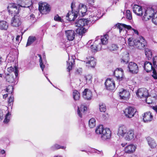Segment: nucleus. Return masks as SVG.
<instances>
[{"label": "nucleus", "instance_id": "obj_1", "mask_svg": "<svg viewBox=\"0 0 157 157\" xmlns=\"http://www.w3.org/2000/svg\"><path fill=\"white\" fill-rule=\"evenodd\" d=\"M108 38L109 36L107 35L96 37L94 44L91 46L92 50L95 52L101 49H104L102 47V46L106 45L107 44Z\"/></svg>", "mask_w": 157, "mask_h": 157}, {"label": "nucleus", "instance_id": "obj_2", "mask_svg": "<svg viewBox=\"0 0 157 157\" xmlns=\"http://www.w3.org/2000/svg\"><path fill=\"white\" fill-rule=\"evenodd\" d=\"M95 132L98 134L101 135V138L103 140L109 139L111 136V132L109 129L108 128H104L102 125L97 127Z\"/></svg>", "mask_w": 157, "mask_h": 157}, {"label": "nucleus", "instance_id": "obj_3", "mask_svg": "<svg viewBox=\"0 0 157 157\" xmlns=\"http://www.w3.org/2000/svg\"><path fill=\"white\" fill-rule=\"evenodd\" d=\"M88 23V21L84 19H81L77 21L75 23V26L78 27L76 29V33L80 35H82L84 33L85 28L83 27L87 25Z\"/></svg>", "mask_w": 157, "mask_h": 157}, {"label": "nucleus", "instance_id": "obj_4", "mask_svg": "<svg viewBox=\"0 0 157 157\" xmlns=\"http://www.w3.org/2000/svg\"><path fill=\"white\" fill-rule=\"evenodd\" d=\"M155 13L154 10L151 8H147V10H144V13L142 19L144 21H147L151 18H152Z\"/></svg>", "mask_w": 157, "mask_h": 157}, {"label": "nucleus", "instance_id": "obj_5", "mask_svg": "<svg viewBox=\"0 0 157 157\" xmlns=\"http://www.w3.org/2000/svg\"><path fill=\"white\" fill-rule=\"evenodd\" d=\"M8 10L10 14L12 16H16L19 13V9L17 7V5L14 3L9 4L8 6Z\"/></svg>", "mask_w": 157, "mask_h": 157}, {"label": "nucleus", "instance_id": "obj_6", "mask_svg": "<svg viewBox=\"0 0 157 157\" xmlns=\"http://www.w3.org/2000/svg\"><path fill=\"white\" fill-rule=\"evenodd\" d=\"M89 15L90 21L91 22L94 23L95 21L98 20L100 17V15L101 12L99 10L95 11L92 12H88ZM87 14H88L87 13Z\"/></svg>", "mask_w": 157, "mask_h": 157}, {"label": "nucleus", "instance_id": "obj_7", "mask_svg": "<svg viewBox=\"0 0 157 157\" xmlns=\"http://www.w3.org/2000/svg\"><path fill=\"white\" fill-rule=\"evenodd\" d=\"M116 27L119 30V32L121 33V31H124V28L128 30L132 29L134 32L135 34L138 35L139 34L138 31L134 29H132L131 26L129 25H127L121 23H118L116 25Z\"/></svg>", "mask_w": 157, "mask_h": 157}, {"label": "nucleus", "instance_id": "obj_8", "mask_svg": "<svg viewBox=\"0 0 157 157\" xmlns=\"http://www.w3.org/2000/svg\"><path fill=\"white\" fill-rule=\"evenodd\" d=\"M136 109L131 107H128L124 110L125 116L128 118H131L134 117L136 112Z\"/></svg>", "mask_w": 157, "mask_h": 157}, {"label": "nucleus", "instance_id": "obj_9", "mask_svg": "<svg viewBox=\"0 0 157 157\" xmlns=\"http://www.w3.org/2000/svg\"><path fill=\"white\" fill-rule=\"evenodd\" d=\"M39 10L42 14H47L50 11L49 5L45 3L40 4L39 6Z\"/></svg>", "mask_w": 157, "mask_h": 157}, {"label": "nucleus", "instance_id": "obj_10", "mask_svg": "<svg viewBox=\"0 0 157 157\" xmlns=\"http://www.w3.org/2000/svg\"><path fill=\"white\" fill-rule=\"evenodd\" d=\"M146 44V42L144 38L140 36L138 39H137L136 47L138 49H141L144 48Z\"/></svg>", "mask_w": 157, "mask_h": 157}, {"label": "nucleus", "instance_id": "obj_11", "mask_svg": "<svg viewBox=\"0 0 157 157\" xmlns=\"http://www.w3.org/2000/svg\"><path fill=\"white\" fill-rule=\"evenodd\" d=\"M128 68L129 71L132 74H137L139 71L138 67L137 65L133 62H130L128 63Z\"/></svg>", "mask_w": 157, "mask_h": 157}, {"label": "nucleus", "instance_id": "obj_12", "mask_svg": "<svg viewBox=\"0 0 157 157\" xmlns=\"http://www.w3.org/2000/svg\"><path fill=\"white\" fill-rule=\"evenodd\" d=\"M137 96L140 98H146L148 96V90L145 88L139 89L136 93Z\"/></svg>", "mask_w": 157, "mask_h": 157}, {"label": "nucleus", "instance_id": "obj_13", "mask_svg": "<svg viewBox=\"0 0 157 157\" xmlns=\"http://www.w3.org/2000/svg\"><path fill=\"white\" fill-rule=\"evenodd\" d=\"M86 66L88 67H94L96 64V59L93 57H87L85 59Z\"/></svg>", "mask_w": 157, "mask_h": 157}, {"label": "nucleus", "instance_id": "obj_14", "mask_svg": "<svg viewBox=\"0 0 157 157\" xmlns=\"http://www.w3.org/2000/svg\"><path fill=\"white\" fill-rule=\"evenodd\" d=\"M18 5L23 7H29L32 5L31 0H17Z\"/></svg>", "mask_w": 157, "mask_h": 157}, {"label": "nucleus", "instance_id": "obj_15", "mask_svg": "<svg viewBox=\"0 0 157 157\" xmlns=\"http://www.w3.org/2000/svg\"><path fill=\"white\" fill-rule=\"evenodd\" d=\"M105 85L106 89L109 90H113L115 88L114 81L112 79H107L105 82Z\"/></svg>", "mask_w": 157, "mask_h": 157}, {"label": "nucleus", "instance_id": "obj_16", "mask_svg": "<svg viewBox=\"0 0 157 157\" xmlns=\"http://www.w3.org/2000/svg\"><path fill=\"white\" fill-rule=\"evenodd\" d=\"M113 75L119 81L122 80L123 74V71L121 68H117L115 70L113 73Z\"/></svg>", "mask_w": 157, "mask_h": 157}, {"label": "nucleus", "instance_id": "obj_17", "mask_svg": "<svg viewBox=\"0 0 157 157\" xmlns=\"http://www.w3.org/2000/svg\"><path fill=\"white\" fill-rule=\"evenodd\" d=\"M20 18L17 16H15L11 20V25L15 27L19 26L21 24Z\"/></svg>", "mask_w": 157, "mask_h": 157}, {"label": "nucleus", "instance_id": "obj_18", "mask_svg": "<svg viewBox=\"0 0 157 157\" xmlns=\"http://www.w3.org/2000/svg\"><path fill=\"white\" fill-rule=\"evenodd\" d=\"M127 128L124 125H121L119 126L117 135L119 137H123L127 132Z\"/></svg>", "mask_w": 157, "mask_h": 157}, {"label": "nucleus", "instance_id": "obj_19", "mask_svg": "<svg viewBox=\"0 0 157 157\" xmlns=\"http://www.w3.org/2000/svg\"><path fill=\"white\" fill-rule=\"evenodd\" d=\"M82 96L85 99L90 100L92 97V92L90 90L86 89L83 92Z\"/></svg>", "mask_w": 157, "mask_h": 157}, {"label": "nucleus", "instance_id": "obj_20", "mask_svg": "<svg viewBox=\"0 0 157 157\" xmlns=\"http://www.w3.org/2000/svg\"><path fill=\"white\" fill-rule=\"evenodd\" d=\"M78 16L77 13L74 11H69L66 16V19L70 21H73Z\"/></svg>", "mask_w": 157, "mask_h": 157}, {"label": "nucleus", "instance_id": "obj_21", "mask_svg": "<svg viewBox=\"0 0 157 157\" xmlns=\"http://www.w3.org/2000/svg\"><path fill=\"white\" fill-rule=\"evenodd\" d=\"M119 96L121 99L127 100L128 99L130 95L129 92L126 90L122 89L119 92Z\"/></svg>", "mask_w": 157, "mask_h": 157}, {"label": "nucleus", "instance_id": "obj_22", "mask_svg": "<svg viewBox=\"0 0 157 157\" xmlns=\"http://www.w3.org/2000/svg\"><path fill=\"white\" fill-rule=\"evenodd\" d=\"M65 34L68 40L72 41L75 38V33L74 31L68 30L65 31Z\"/></svg>", "mask_w": 157, "mask_h": 157}, {"label": "nucleus", "instance_id": "obj_23", "mask_svg": "<svg viewBox=\"0 0 157 157\" xmlns=\"http://www.w3.org/2000/svg\"><path fill=\"white\" fill-rule=\"evenodd\" d=\"M135 137V135L133 130H131L127 131L124 136V138L126 140L129 141L133 139Z\"/></svg>", "mask_w": 157, "mask_h": 157}, {"label": "nucleus", "instance_id": "obj_24", "mask_svg": "<svg viewBox=\"0 0 157 157\" xmlns=\"http://www.w3.org/2000/svg\"><path fill=\"white\" fill-rule=\"evenodd\" d=\"M144 68L147 72H149L155 69L152 63L149 61H146L144 63Z\"/></svg>", "mask_w": 157, "mask_h": 157}, {"label": "nucleus", "instance_id": "obj_25", "mask_svg": "<svg viewBox=\"0 0 157 157\" xmlns=\"http://www.w3.org/2000/svg\"><path fill=\"white\" fill-rule=\"evenodd\" d=\"M133 11L134 13L138 16H142L143 15L142 7L137 5H134L133 7Z\"/></svg>", "mask_w": 157, "mask_h": 157}, {"label": "nucleus", "instance_id": "obj_26", "mask_svg": "<svg viewBox=\"0 0 157 157\" xmlns=\"http://www.w3.org/2000/svg\"><path fill=\"white\" fill-rule=\"evenodd\" d=\"M78 11L80 13L82 16H83L86 15L87 9L86 5L82 3H80L78 6Z\"/></svg>", "mask_w": 157, "mask_h": 157}, {"label": "nucleus", "instance_id": "obj_27", "mask_svg": "<svg viewBox=\"0 0 157 157\" xmlns=\"http://www.w3.org/2000/svg\"><path fill=\"white\" fill-rule=\"evenodd\" d=\"M74 56H71V57L69 56L68 61H67V69L69 71L72 69L73 66L74 64L75 59Z\"/></svg>", "mask_w": 157, "mask_h": 157}, {"label": "nucleus", "instance_id": "obj_28", "mask_svg": "<svg viewBox=\"0 0 157 157\" xmlns=\"http://www.w3.org/2000/svg\"><path fill=\"white\" fill-rule=\"evenodd\" d=\"M143 119L144 122L145 123L151 121L152 119V116L151 113L150 112L145 113Z\"/></svg>", "mask_w": 157, "mask_h": 157}, {"label": "nucleus", "instance_id": "obj_29", "mask_svg": "<svg viewBox=\"0 0 157 157\" xmlns=\"http://www.w3.org/2000/svg\"><path fill=\"white\" fill-rule=\"evenodd\" d=\"M87 110V108L83 105L80 107H78L77 113L78 116L82 117L83 115L84 114L85 112Z\"/></svg>", "mask_w": 157, "mask_h": 157}, {"label": "nucleus", "instance_id": "obj_30", "mask_svg": "<svg viewBox=\"0 0 157 157\" xmlns=\"http://www.w3.org/2000/svg\"><path fill=\"white\" fill-rule=\"evenodd\" d=\"M148 144L151 148H154L157 146V144L155 140L150 137L147 138Z\"/></svg>", "mask_w": 157, "mask_h": 157}, {"label": "nucleus", "instance_id": "obj_31", "mask_svg": "<svg viewBox=\"0 0 157 157\" xmlns=\"http://www.w3.org/2000/svg\"><path fill=\"white\" fill-rule=\"evenodd\" d=\"M136 148V147L133 144H130L126 147L124 148L125 152L128 153L133 152Z\"/></svg>", "mask_w": 157, "mask_h": 157}, {"label": "nucleus", "instance_id": "obj_32", "mask_svg": "<svg viewBox=\"0 0 157 157\" xmlns=\"http://www.w3.org/2000/svg\"><path fill=\"white\" fill-rule=\"evenodd\" d=\"M8 27V24L6 21H0V29L1 30H6Z\"/></svg>", "mask_w": 157, "mask_h": 157}, {"label": "nucleus", "instance_id": "obj_33", "mask_svg": "<svg viewBox=\"0 0 157 157\" xmlns=\"http://www.w3.org/2000/svg\"><path fill=\"white\" fill-rule=\"evenodd\" d=\"M7 71L10 73L13 72L15 75V77H17L18 75V71L17 67L16 66H15L14 67H10L8 68Z\"/></svg>", "mask_w": 157, "mask_h": 157}, {"label": "nucleus", "instance_id": "obj_34", "mask_svg": "<svg viewBox=\"0 0 157 157\" xmlns=\"http://www.w3.org/2000/svg\"><path fill=\"white\" fill-rule=\"evenodd\" d=\"M17 77H16L15 79H14L12 75H7L6 77V81L10 83H15L17 79Z\"/></svg>", "mask_w": 157, "mask_h": 157}, {"label": "nucleus", "instance_id": "obj_35", "mask_svg": "<svg viewBox=\"0 0 157 157\" xmlns=\"http://www.w3.org/2000/svg\"><path fill=\"white\" fill-rule=\"evenodd\" d=\"M145 53L147 59L150 60L152 57L151 51L149 49L146 48L145 50Z\"/></svg>", "mask_w": 157, "mask_h": 157}, {"label": "nucleus", "instance_id": "obj_36", "mask_svg": "<svg viewBox=\"0 0 157 157\" xmlns=\"http://www.w3.org/2000/svg\"><path fill=\"white\" fill-rule=\"evenodd\" d=\"M36 40V38L35 36H29L28 38L26 46H28L30 45L34 41H35Z\"/></svg>", "mask_w": 157, "mask_h": 157}, {"label": "nucleus", "instance_id": "obj_37", "mask_svg": "<svg viewBox=\"0 0 157 157\" xmlns=\"http://www.w3.org/2000/svg\"><path fill=\"white\" fill-rule=\"evenodd\" d=\"M66 147L65 146H61L57 144H56L52 146L50 148L51 150L54 151L59 149H64Z\"/></svg>", "mask_w": 157, "mask_h": 157}, {"label": "nucleus", "instance_id": "obj_38", "mask_svg": "<svg viewBox=\"0 0 157 157\" xmlns=\"http://www.w3.org/2000/svg\"><path fill=\"white\" fill-rule=\"evenodd\" d=\"M73 96L75 100H78L80 98V94L79 93L77 90H74L73 92Z\"/></svg>", "mask_w": 157, "mask_h": 157}, {"label": "nucleus", "instance_id": "obj_39", "mask_svg": "<svg viewBox=\"0 0 157 157\" xmlns=\"http://www.w3.org/2000/svg\"><path fill=\"white\" fill-rule=\"evenodd\" d=\"M129 60V54L128 53H126L125 55L121 59V62L124 63H127L128 62Z\"/></svg>", "mask_w": 157, "mask_h": 157}, {"label": "nucleus", "instance_id": "obj_40", "mask_svg": "<svg viewBox=\"0 0 157 157\" xmlns=\"http://www.w3.org/2000/svg\"><path fill=\"white\" fill-rule=\"evenodd\" d=\"M89 125L90 128L94 127L96 125L95 119L93 118L90 119L89 121Z\"/></svg>", "mask_w": 157, "mask_h": 157}, {"label": "nucleus", "instance_id": "obj_41", "mask_svg": "<svg viewBox=\"0 0 157 157\" xmlns=\"http://www.w3.org/2000/svg\"><path fill=\"white\" fill-rule=\"evenodd\" d=\"M128 44L129 46L136 47V44L137 41V39L133 40V38H130L128 39Z\"/></svg>", "mask_w": 157, "mask_h": 157}, {"label": "nucleus", "instance_id": "obj_42", "mask_svg": "<svg viewBox=\"0 0 157 157\" xmlns=\"http://www.w3.org/2000/svg\"><path fill=\"white\" fill-rule=\"evenodd\" d=\"M85 80L86 81V83L90 84L91 83L92 76L90 75L85 76L84 77Z\"/></svg>", "mask_w": 157, "mask_h": 157}, {"label": "nucleus", "instance_id": "obj_43", "mask_svg": "<svg viewBox=\"0 0 157 157\" xmlns=\"http://www.w3.org/2000/svg\"><path fill=\"white\" fill-rule=\"evenodd\" d=\"M100 111L101 112H105L106 110V107L105 105L103 103H100L99 104Z\"/></svg>", "mask_w": 157, "mask_h": 157}, {"label": "nucleus", "instance_id": "obj_44", "mask_svg": "<svg viewBox=\"0 0 157 157\" xmlns=\"http://www.w3.org/2000/svg\"><path fill=\"white\" fill-rule=\"evenodd\" d=\"M118 47L117 45L114 44H111L109 47V49L111 51H116L117 50Z\"/></svg>", "mask_w": 157, "mask_h": 157}, {"label": "nucleus", "instance_id": "obj_45", "mask_svg": "<svg viewBox=\"0 0 157 157\" xmlns=\"http://www.w3.org/2000/svg\"><path fill=\"white\" fill-rule=\"evenodd\" d=\"M54 20L55 21L58 22H63V20L58 14H56L55 16L54 17Z\"/></svg>", "mask_w": 157, "mask_h": 157}, {"label": "nucleus", "instance_id": "obj_46", "mask_svg": "<svg viewBox=\"0 0 157 157\" xmlns=\"http://www.w3.org/2000/svg\"><path fill=\"white\" fill-rule=\"evenodd\" d=\"M13 87L12 86H8L6 88V91L9 94H12L13 91Z\"/></svg>", "mask_w": 157, "mask_h": 157}, {"label": "nucleus", "instance_id": "obj_47", "mask_svg": "<svg viewBox=\"0 0 157 157\" xmlns=\"http://www.w3.org/2000/svg\"><path fill=\"white\" fill-rule=\"evenodd\" d=\"M152 22L155 25H157V13L155 12L152 18Z\"/></svg>", "mask_w": 157, "mask_h": 157}, {"label": "nucleus", "instance_id": "obj_48", "mask_svg": "<svg viewBox=\"0 0 157 157\" xmlns=\"http://www.w3.org/2000/svg\"><path fill=\"white\" fill-rule=\"evenodd\" d=\"M39 56L40 57V67L41 68L42 71H43L44 69V65L43 64V63H42V59L41 56H40V55H39Z\"/></svg>", "mask_w": 157, "mask_h": 157}, {"label": "nucleus", "instance_id": "obj_49", "mask_svg": "<svg viewBox=\"0 0 157 157\" xmlns=\"http://www.w3.org/2000/svg\"><path fill=\"white\" fill-rule=\"evenodd\" d=\"M13 95H11L10 97L8 99V102L9 104L10 105H12L13 104Z\"/></svg>", "mask_w": 157, "mask_h": 157}, {"label": "nucleus", "instance_id": "obj_50", "mask_svg": "<svg viewBox=\"0 0 157 157\" xmlns=\"http://www.w3.org/2000/svg\"><path fill=\"white\" fill-rule=\"evenodd\" d=\"M126 18L129 20L131 19L132 18V16L130 11L129 10H128L126 11Z\"/></svg>", "mask_w": 157, "mask_h": 157}, {"label": "nucleus", "instance_id": "obj_51", "mask_svg": "<svg viewBox=\"0 0 157 157\" xmlns=\"http://www.w3.org/2000/svg\"><path fill=\"white\" fill-rule=\"evenodd\" d=\"M153 65L155 68H157V56H155L153 59Z\"/></svg>", "mask_w": 157, "mask_h": 157}, {"label": "nucleus", "instance_id": "obj_52", "mask_svg": "<svg viewBox=\"0 0 157 157\" xmlns=\"http://www.w3.org/2000/svg\"><path fill=\"white\" fill-rule=\"evenodd\" d=\"M10 115V114L9 113H7L5 117V119L4 121V122L5 123H7L9 121V116Z\"/></svg>", "mask_w": 157, "mask_h": 157}, {"label": "nucleus", "instance_id": "obj_53", "mask_svg": "<svg viewBox=\"0 0 157 157\" xmlns=\"http://www.w3.org/2000/svg\"><path fill=\"white\" fill-rule=\"evenodd\" d=\"M153 74L152 75L153 77L155 79H157V74L155 69H153Z\"/></svg>", "mask_w": 157, "mask_h": 157}, {"label": "nucleus", "instance_id": "obj_54", "mask_svg": "<svg viewBox=\"0 0 157 157\" xmlns=\"http://www.w3.org/2000/svg\"><path fill=\"white\" fill-rule=\"evenodd\" d=\"M150 97H149L148 96H147V98H145L146 102L148 104H150L152 102V100H149V99H150Z\"/></svg>", "mask_w": 157, "mask_h": 157}, {"label": "nucleus", "instance_id": "obj_55", "mask_svg": "<svg viewBox=\"0 0 157 157\" xmlns=\"http://www.w3.org/2000/svg\"><path fill=\"white\" fill-rule=\"evenodd\" d=\"M30 20L32 21L35 20V16L33 14H31L29 16Z\"/></svg>", "mask_w": 157, "mask_h": 157}, {"label": "nucleus", "instance_id": "obj_56", "mask_svg": "<svg viewBox=\"0 0 157 157\" xmlns=\"http://www.w3.org/2000/svg\"><path fill=\"white\" fill-rule=\"evenodd\" d=\"M3 118L2 112V110L0 109V121H1Z\"/></svg>", "mask_w": 157, "mask_h": 157}, {"label": "nucleus", "instance_id": "obj_57", "mask_svg": "<svg viewBox=\"0 0 157 157\" xmlns=\"http://www.w3.org/2000/svg\"><path fill=\"white\" fill-rule=\"evenodd\" d=\"M75 4L72 2L71 4V11H74V7H75Z\"/></svg>", "mask_w": 157, "mask_h": 157}, {"label": "nucleus", "instance_id": "obj_58", "mask_svg": "<svg viewBox=\"0 0 157 157\" xmlns=\"http://www.w3.org/2000/svg\"><path fill=\"white\" fill-rule=\"evenodd\" d=\"M82 69L81 68H79L77 71V72L78 74H81L82 73Z\"/></svg>", "mask_w": 157, "mask_h": 157}, {"label": "nucleus", "instance_id": "obj_59", "mask_svg": "<svg viewBox=\"0 0 157 157\" xmlns=\"http://www.w3.org/2000/svg\"><path fill=\"white\" fill-rule=\"evenodd\" d=\"M152 108L157 113V105L152 106Z\"/></svg>", "mask_w": 157, "mask_h": 157}, {"label": "nucleus", "instance_id": "obj_60", "mask_svg": "<svg viewBox=\"0 0 157 157\" xmlns=\"http://www.w3.org/2000/svg\"><path fill=\"white\" fill-rule=\"evenodd\" d=\"M20 36L18 35L17 36V37L16 38V40L18 42H19L20 40Z\"/></svg>", "mask_w": 157, "mask_h": 157}, {"label": "nucleus", "instance_id": "obj_61", "mask_svg": "<svg viewBox=\"0 0 157 157\" xmlns=\"http://www.w3.org/2000/svg\"><path fill=\"white\" fill-rule=\"evenodd\" d=\"M8 96V94H6L3 95V98H6Z\"/></svg>", "mask_w": 157, "mask_h": 157}, {"label": "nucleus", "instance_id": "obj_62", "mask_svg": "<svg viewBox=\"0 0 157 157\" xmlns=\"http://www.w3.org/2000/svg\"><path fill=\"white\" fill-rule=\"evenodd\" d=\"M5 150H1V153L2 154H5Z\"/></svg>", "mask_w": 157, "mask_h": 157}, {"label": "nucleus", "instance_id": "obj_63", "mask_svg": "<svg viewBox=\"0 0 157 157\" xmlns=\"http://www.w3.org/2000/svg\"><path fill=\"white\" fill-rule=\"evenodd\" d=\"M45 77H46V78H47V80H48V81L52 84V82H51V81H50V80H49V79H48V77L46 76V75H45Z\"/></svg>", "mask_w": 157, "mask_h": 157}, {"label": "nucleus", "instance_id": "obj_64", "mask_svg": "<svg viewBox=\"0 0 157 157\" xmlns=\"http://www.w3.org/2000/svg\"><path fill=\"white\" fill-rule=\"evenodd\" d=\"M2 60V57L0 56V65L1 64Z\"/></svg>", "mask_w": 157, "mask_h": 157}]
</instances>
